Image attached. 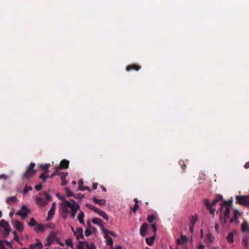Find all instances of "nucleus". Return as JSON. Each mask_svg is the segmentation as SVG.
<instances>
[{
  "instance_id": "nucleus-59",
  "label": "nucleus",
  "mask_w": 249,
  "mask_h": 249,
  "mask_svg": "<svg viewBox=\"0 0 249 249\" xmlns=\"http://www.w3.org/2000/svg\"><path fill=\"white\" fill-rule=\"evenodd\" d=\"M215 230L216 232H218V226L217 223H215L214 225Z\"/></svg>"
},
{
  "instance_id": "nucleus-63",
  "label": "nucleus",
  "mask_w": 249,
  "mask_h": 249,
  "mask_svg": "<svg viewBox=\"0 0 249 249\" xmlns=\"http://www.w3.org/2000/svg\"><path fill=\"white\" fill-rule=\"evenodd\" d=\"M97 183H94L93 184V189H96L97 188Z\"/></svg>"
},
{
  "instance_id": "nucleus-13",
  "label": "nucleus",
  "mask_w": 249,
  "mask_h": 249,
  "mask_svg": "<svg viewBox=\"0 0 249 249\" xmlns=\"http://www.w3.org/2000/svg\"><path fill=\"white\" fill-rule=\"evenodd\" d=\"M83 230L82 228H78L76 231H74V234L76 236L77 239H83L84 236L83 234Z\"/></svg>"
},
{
  "instance_id": "nucleus-42",
  "label": "nucleus",
  "mask_w": 249,
  "mask_h": 249,
  "mask_svg": "<svg viewBox=\"0 0 249 249\" xmlns=\"http://www.w3.org/2000/svg\"><path fill=\"white\" fill-rule=\"evenodd\" d=\"M155 219V216L153 215H149L147 218V220L149 222H152Z\"/></svg>"
},
{
  "instance_id": "nucleus-31",
  "label": "nucleus",
  "mask_w": 249,
  "mask_h": 249,
  "mask_svg": "<svg viewBox=\"0 0 249 249\" xmlns=\"http://www.w3.org/2000/svg\"><path fill=\"white\" fill-rule=\"evenodd\" d=\"M39 167L42 169V170L44 171V173H47L48 172V168L49 167V165L48 164H40Z\"/></svg>"
},
{
  "instance_id": "nucleus-28",
  "label": "nucleus",
  "mask_w": 249,
  "mask_h": 249,
  "mask_svg": "<svg viewBox=\"0 0 249 249\" xmlns=\"http://www.w3.org/2000/svg\"><path fill=\"white\" fill-rule=\"evenodd\" d=\"M241 230L243 232H245L247 231H249V229H248V223L246 221H244L242 224H241Z\"/></svg>"
},
{
  "instance_id": "nucleus-34",
  "label": "nucleus",
  "mask_w": 249,
  "mask_h": 249,
  "mask_svg": "<svg viewBox=\"0 0 249 249\" xmlns=\"http://www.w3.org/2000/svg\"><path fill=\"white\" fill-rule=\"evenodd\" d=\"M65 190L67 196H73V193L71 191L69 187H66Z\"/></svg>"
},
{
  "instance_id": "nucleus-41",
  "label": "nucleus",
  "mask_w": 249,
  "mask_h": 249,
  "mask_svg": "<svg viewBox=\"0 0 249 249\" xmlns=\"http://www.w3.org/2000/svg\"><path fill=\"white\" fill-rule=\"evenodd\" d=\"M139 205L138 204H135L134 206L132 207H131L130 208L131 210H132L133 213H136V212L137 211V210L139 209Z\"/></svg>"
},
{
  "instance_id": "nucleus-3",
  "label": "nucleus",
  "mask_w": 249,
  "mask_h": 249,
  "mask_svg": "<svg viewBox=\"0 0 249 249\" xmlns=\"http://www.w3.org/2000/svg\"><path fill=\"white\" fill-rule=\"evenodd\" d=\"M35 166V163L31 162L27 168L26 171L23 175V178L26 179H29L32 177L36 173V171L34 169Z\"/></svg>"
},
{
  "instance_id": "nucleus-14",
  "label": "nucleus",
  "mask_w": 249,
  "mask_h": 249,
  "mask_svg": "<svg viewBox=\"0 0 249 249\" xmlns=\"http://www.w3.org/2000/svg\"><path fill=\"white\" fill-rule=\"evenodd\" d=\"M69 161L67 160H63L61 161L60 165L57 167V168L61 169H67L69 167Z\"/></svg>"
},
{
  "instance_id": "nucleus-56",
  "label": "nucleus",
  "mask_w": 249,
  "mask_h": 249,
  "mask_svg": "<svg viewBox=\"0 0 249 249\" xmlns=\"http://www.w3.org/2000/svg\"><path fill=\"white\" fill-rule=\"evenodd\" d=\"M61 180H62V183H61L62 185H65L67 184V181L66 180V178L61 179Z\"/></svg>"
},
{
  "instance_id": "nucleus-48",
  "label": "nucleus",
  "mask_w": 249,
  "mask_h": 249,
  "mask_svg": "<svg viewBox=\"0 0 249 249\" xmlns=\"http://www.w3.org/2000/svg\"><path fill=\"white\" fill-rule=\"evenodd\" d=\"M13 234L14 235V240L17 242H18L19 237L18 236L17 232L16 231H13Z\"/></svg>"
},
{
  "instance_id": "nucleus-25",
  "label": "nucleus",
  "mask_w": 249,
  "mask_h": 249,
  "mask_svg": "<svg viewBox=\"0 0 249 249\" xmlns=\"http://www.w3.org/2000/svg\"><path fill=\"white\" fill-rule=\"evenodd\" d=\"M80 213H79L77 218L79 222L81 224H83L84 223V218L85 216L84 213L82 211H80Z\"/></svg>"
},
{
  "instance_id": "nucleus-23",
  "label": "nucleus",
  "mask_w": 249,
  "mask_h": 249,
  "mask_svg": "<svg viewBox=\"0 0 249 249\" xmlns=\"http://www.w3.org/2000/svg\"><path fill=\"white\" fill-rule=\"evenodd\" d=\"M104 237L107 240V244L110 246V248H111V247H113L112 245L113 241L112 238L107 234H105Z\"/></svg>"
},
{
  "instance_id": "nucleus-50",
  "label": "nucleus",
  "mask_w": 249,
  "mask_h": 249,
  "mask_svg": "<svg viewBox=\"0 0 249 249\" xmlns=\"http://www.w3.org/2000/svg\"><path fill=\"white\" fill-rule=\"evenodd\" d=\"M223 199V196H222V195H218L216 196V198H215V199L217 201V202H219L221 200H222Z\"/></svg>"
},
{
  "instance_id": "nucleus-8",
  "label": "nucleus",
  "mask_w": 249,
  "mask_h": 249,
  "mask_svg": "<svg viewBox=\"0 0 249 249\" xmlns=\"http://www.w3.org/2000/svg\"><path fill=\"white\" fill-rule=\"evenodd\" d=\"M55 208L56 203L55 202H53L52 204V207L48 213V216L47 217V220H50L53 216L55 212Z\"/></svg>"
},
{
  "instance_id": "nucleus-12",
  "label": "nucleus",
  "mask_w": 249,
  "mask_h": 249,
  "mask_svg": "<svg viewBox=\"0 0 249 249\" xmlns=\"http://www.w3.org/2000/svg\"><path fill=\"white\" fill-rule=\"evenodd\" d=\"M148 227V225L146 223H143L141 225L140 229V233L142 236L144 237L146 235V232L147 231Z\"/></svg>"
},
{
  "instance_id": "nucleus-53",
  "label": "nucleus",
  "mask_w": 249,
  "mask_h": 249,
  "mask_svg": "<svg viewBox=\"0 0 249 249\" xmlns=\"http://www.w3.org/2000/svg\"><path fill=\"white\" fill-rule=\"evenodd\" d=\"M152 228L153 232L155 233L157 231V228H156V224L154 223V224H152Z\"/></svg>"
},
{
  "instance_id": "nucleus-2",
  "label": "nucleus",
  "mask_w": 249,
  "mask_h": 249,
  "mask_svg": "<svg viewBox=\"0 0 249 249\" xmlns=\"http://www.w3.org/2000/svg\"><path fill=\"white\" fill-rule=\"evenodd\" d=\"M219 210V217L222 224H225L229 219L231 207L232 205V200H224L221 203Z\"/></svg>"
},
{
  "instance_id": "nucleus-62",
  "label": "nucleus",
  "mask_w": 249,
  "mask_h": 249,
  "mask_svg": "<svg viewBox=\"0 0 249 249\" xmlns=\"http://www.w3.org/2000/svg\"><path fill=\"white\" fill-rule=\"evenodd\" d=\"M110 249H122V248L121 246H118L116 249H114L113 248V247H111V248H110Z\"/></svg>"
},
{
  "instance_id": "nucleus-51",
  "label": "nucleus",
  "mask_w": 249,
  "mask_h": 249,
  "mask_svg": "<svg viewBox=\"0 0 249 249\" xmlns=\"http://www.w3.org/2000/svg\"><path fill=\"white\" fill-rule=\"evenodd\" d=\"M0 249H5L4 245V241L0 240Z\"/></svg>"
},
{
  "instance_id": "nucleus-52",
  "label": "nucleus",
  "mask_w": 249,
  "mask_h": 249,
  "mask_svg": "<svg viewBox=\"0 0 249 249\" xmlns=\"http://www.w3.org/2000/svg\"><path fill=\"white\" fill-rule=\"evenodd\" d=\"M7 178H8V177L4 174H1L0 175V179H3V180H6Z\"/></svg>"
},
{
  "instance_id": "nucleus-32",
  "label": "nucleus",
  "mask_w": 249,
  "mask_h": 249,
  "mask_svg": "<svg viewBox=\"0 0 249 249\" xmlns=\"http://www.w3.org/2000/svg\"><path fill=\"white\" fill-rule=\"evenodd\" d=\"M56 196H57V197L60 199V200H62L63 201V202L62 203H64L66 201H71V202H72L71 200L70 201L69 200H67L66 199V198L64 196H61L59 193H56Z\"/></svg>"
},
{
  "instance_id": "nucleus-33",
  "label": "nucleus",
  "mask_w": 249,
  "mask_h": 249,
  "mask_svg": "<svg viewBox=\"0 0 249 249\" xmlns=\"http://www.w3.org/2000/svg\"><path fill=\"white\" fill-rule=\"evenodd\" d=\"M42 195L44 196V199L48 201L49 202L51 199V196L47 192H43L42 193Z\"/></svg>"
},
{
  "instance_id": "nucleus-6",
  "label": "nucleus",
  "mask_w": 249,
  "mask_h": 249,
  "mask_svg": "<svg viewBox=\"0 0 249 249\" xmlns=\"http://www.w3.org/2000/svg\"><path fill=\"white\" fill-rule=\"evenodd\" d=\"M236 199L238 204L249 206V196H237Z\"/></svg>"
},
{
  "instance_id": "nucleus-22",
  "label": "nucleus",
  "mask_w": 249,
  "mask_h": 249,
  "mask_svg": "<svg viewBox=\"0 0 249 249\" xmlns=\"http://www.w3.org/2000/svg\"><path fill=\"white\" fill-rule=\"evenodd\" d=\"M89 227L85 230V235L86 236H89L91 234V230H93L94 228L92 227L90 223H88Z\"/></svg>"
},
{
  "instance_id": "nucleus-10",
  "label": "nucleus",
  "mask_w": 249,
  "mask_h": 249,
  "mask_svg": "<svg viewBox=\"0 0 249 249\" xmlns=\"http://www.w3.org/2000/svg\"><path fill=\"white\" fill-rule=\"evenodd\" d=\"M204 204L206 208L209 211L210 213L213 214L215 211V209L213 208V207H212V205H210V202L209 199H206L204 200Z\"/></svg>"
},
{
  "instance_id": "nucleus-55",
  "label": "nucleus",
  "mask_w": 249,
  "mask_h": 249,
  "mask_svg": "<svg viewBox=\"0 0 249 249\" xmlns=\"http://www.w3.org/2000/svg\"><path fill=\"white\" fill-rule=\"evenodd\" d=\"M61 169L60 168H57V167H56L55 169V171H54V173H56V175H60V173H61V172H60L59 171V170Z\"/></svg>"
},
{
  "instance_id": "nucleus-36",
  "label": "nucleus",
  "mask_w": 249,
  "mask_h": 249,
  "mask_svg": "<svg viewBox=\"0 0 249 249\" xmlns=\"http://www.w3.org/2000/svg\"><path fill=\"white\" fill-rule=\"evenodd\" d=\"M37 224H38L37 222L34 218H31L30 221L29 223H28L29 225L31 227L36 226V225H37Z\"/></svg>"
},
{
  "instance_id": "nucleus-4",
  "label": "nucleus",
  "mask_w": 249,
  "mask_h": 249,
  "mask_svg": "<svg viewBox=\"0 0 249 249\" xmlns=\"http://www.w3.org/2000/svg\"><path fill=\"white\" fill-rule=\"evenodd\" d=\"M31 213L30 210L25 205H23L21 209L16 213L17 215H20L22 219H24L27 217Z\"/></svg>"
},
{
  "instance_id": "nucleus-64",
  "label": "nucleus",
  "mask_w": 249,
  "mask_h": 249,
  "mask_svg": "<svg viewBox=\"0 0 249 249\" xmlns=\"http://www.w3.org/2000/svg\"><path fill=\"white\" fill-rule=\"evenodd\" d=\"M83 184V181L82 180H80L79 181V185H82Z\"/></svg>"
},
{
  "instance_id": "nucleus-9",
  "label": "nucleus",
  "mask_w": 249,
  "mask_h": 249,
  "mask_svg": "<svg viewBox=\"0 0 249 249\" xmlns=\"http://www.w3.org/2000/svg\"><path fill=\"white\" fill-rule=\"evenodd\" d=\"M240 215V213L238 210H234L233 215V217L230 219V223L235 222L236 223H238L239 221L237 219Z\"/></svg>"
},
{
  "instance_id": "nucleus-54",
  "label": "nucleus",
  "mask_w": 249,
  "mask_h": 249,
  "mask_svg": "<svg viewBox=\"0 0 249 249\" xmlns=\"http://www.w3.org/2000/svg\"><path fill=\"white\" fill-rule=\"evenodd\" d=\"M88 190L89 192L91 191V189L88 186H85L84 188L80 189V191Z\"/></svg>"
},
{
  "instance_id": "nucleus-19",
  "label": "nucleus",
  "mask_w": 249,
  "mask_h": 249,
  "mask_svg": "<svg viewBox=\"0 0 249 249\" xmlns=\"http://www.w3.org/2000/svg\"><path fill=\"white\" fill-rule=\"evenodd\" d=\"M36 202L38 205L42 206L46 205L48 203V201L45 200L43 197L36 198Z\"/></svg>"
},
{
  "instance_id": "nucleus-1",
  "label": "nucleus",
  "mask_w": 249,
  "mask_h": 249,
  "mask_svg": "<svg viewBox=\"0 0 249 249\" xmlns=\"http://www.w3.org/2000/svg\"><path fill=\"white\" fill-rule=\"evenodd\" d=\"M71 201H66L64 203H61L60 204V211L63 219H66L69 213H70V217L73 219L78 210L80 207L79 204L74 200L71 199Z\"/></svg>"
},
{
  "instance_id": "nucleus-44",
  "label": "nucleus",
  "mask_w": 249,
  "mask_h": 249,
  "mask_svg": "<svg viewBox=\"0 0 249 249\" xmlns=\"http://www.w3.org/2000/svg\"><path fill=\"white\" fill-rule=\"evenodd\" d=\"M67 175H68V173H67L63 172H61V173H60V175H59V176H60L61 179H65V178H66L67 177Z\"/></svg>"
},
{
  "instance_id": "nucleus-16",
  "label": "nucleus",
  "mask_w": 249,
  "mask_h": 249,
  "mask_svg": "<svg viewBox=\"0 0 249 249\" xmlns=\"http://www.w3.org/2000/svg\"><path fill=\"white\" fill-rule=\"evenodd\" d=\"M55 237V234L52 232H51L47 238V243L46 244V246H49L51 243L53 241Z\"/></svg>"
},
{
  "instance_id": "nucleus-5",
  "label": "nucleus",
  "mask_w": 249,
  "mask_h": 249,
  "mask_svg": "<svg viewBox=\"0 0 249 249\" xmlns=\"http://www.w3.org/2000/svg\"><path fill=\"white\" fill-rule=\"evenodd\" d=\"M0 226L4 229L2 233L3 236L4 237L8 236L11 231V228L9 223L3 220L0 221Z\"/></svg>"
},
{
  "instance_id": "nucleus-18",
  "label": "nucleus",
  "mask_w": 249,
  "mask_h": 249,
  "mask_svg": "<svg viewBox=\"0 0 249 249\" xmlns=\"http://www.w3.org/2000/svg\"><path fill=\"white\" fill-rule=\"evenodd\" d=\"M188 239L185 235L181 234L180 238L177 240V243L178 244H182L188 242Z\"/></svg>"
},
{
  "instance_id": "nucleus-49",
  "label": "nucleus",
  "mask_w": 249,
  "mask_h": 249,
  "mask_svg": "<svg viewBox=\"0 0 249 249\" xmlns=\"http://www.w3.org/2000/svg\"><path fill=\"white\" fill-rule=\"evenodd\" d=\"M42 188V185L41 183L36 185L35 189L37 191H40Z\"/></svg>"
},
{
  "instance_id": "nucleus-15",
  "label": "nucleus",
  "mask_w": 249,
  "mask_h": 249,
  "mask_svg": "<svg viewBox=\"0 0 249 249\" xmlns=\"http://www.w3.org/2000/svg\"><path fill=\"white\" fill-rule=\"evenodd\" d=\"M92 221L93 224L98 225L103 232V229H105L104 228L103 222V221L99 218H95L92 219Z\"/></svg>"
},
{
  "instance_id": "nucleus-11",
  "label": "nucleus",
  "mask_w": 249,
  "mask_h": 249,
  "mask_svg": "<svg viewBox=\"0 0 249 249\" xmlns=\"http://www.w3.org/2000/svg\"><path fill=\"white\" fill-rule=\"evenodd\" d=\"M141 67L140 66H139V65L136 64H132L128 65L126 67V71H132V70L138 71L139 70H140L141 69Z\"/></svg>"
},
{
  "instance_id": "nucleus-47",
  "label": "nucleus",
  "mask_w": 249,
  "mask_h": 249,
  "mask_svg": "<svg viewBox=\"0 0 249 249\" xmlns=\"http://www.w3.org/2000/svg\"><path fill=\"white\" fill-rule=\"evenodd\" d=\"M87 249H96L95 246L93 244H90V245H87Z\"/></svg>"
},
{
  "instance_id": "nucleus-61",
  "label": "nucleus",
  "mask_w": 249,
  "mask_h": 249,
  "mask_svg": "<svg viewBox=\"0 0 249 249\" xmlns=\"http://www.w3.org/2000/svg\"><path fill=\"white\" fill-rule=\"evenodd\" d=\"M204 248L205 246L202 244H200L199 245L198 249H204Z\"/></svg>"
},
{
  "instance_id": "nucleus-46",
  "label": "nucleus",
  "mask_w": 249,
  "mask_h": 249,
  "mask_svg": "<svg viewBox=\"0 0 249 249\" xmlns=\"http://www.w3.org/2000/svg\"><path fill=\"white\" fill-rule=\"evenodd\" d=\"M179 163L180 165L181 166V168H182L183 171H184L185 170V168H186V166L185 163H184V161H180L179 162Z\"/></svg>"
},
{
  "instance_id": "nucleus-7",
  "label": "nucleus",
  "mask_w": 249,
  "mask_h": 249,
  "mask_svg": "<svg viewBox=\"0 0 249 249\" xmlns=\"http://www.w3.org/2000/svg\"><path fill=\"white\" fill-rule=\"evenodd\" d=\"M189 231L191 233H193L194 231V227L196 222L197 221V216L196 214L195 215H191L189 216Z\"/></svg>"
},
{
  "instance_id": "nucleus-45",
  "label": "nucleus",
  "mask_w": 249,
  "mask_h": 249,
  "mask_svg": "<svg viewBox=\"0 0 249 249\" xmlns=\"http://www.w3.org/2000/svg\"><path fill=\"white\" fill-rule=\"evenodd\" d=\"M65 242H66V244L67 246H70V247H72L73 244H72L71 239H67L66 240Z\"/></svg>"
},
{
  "instance_id": "nucleus-29",
  "label": "nucleus",
  "mask_w": 249,
  "mask_h": 249,
  "mask_svg": "<svg viewBox=\"0 0 249 249\" xmlns=\"http://www.w3.org/2000/svg\"><path fill=\"white\" fill-rule=\"evenodd\" d=\"M155 239V236L147 237L146 238V243L149 246L153 245Z\"/></svg>"
},
{
  "instance_id": "nucleus-40",
  "label": "nucleus",
  "mask_w": 249,
  "mask_h": 249,
  "mask_svg": "<svg viewBox=\"0 0 249 249\" xmlns=\"http://www.w3.org/2000/svg\"><path fill=\"white\" fill-rule=\"evenodd\" d=\"M33 246L35 248L38 247V249H41L43 247V245L41 242H38L36 243L35 244L33 245Z\"/></svg>"
},
{
  "instance_id": "nucleus-38",
  "label": "nucleus",
  "mask_w": 249,
  "mask_h": 249,
  "mask_svg": "<svg viewBox=\"0 0 249 249\" xmlns=\"http://www.w3.org/2000/svg\"><path fill=\"white\" fill-rule=\"evenodd\" d=\"M87 242H79V243L78 246V249H85V246L87 245Z\"/></svg>"
},
{
  "instance_id": "nucleus-35",
  "label": "nucleus",
  "mask_w": 249,
  "mask_h": 249,
  "mask_svg": "<svg viewBox=\"0 0 249 249\" xmlns=\"http://www.w3.org/2000/svg\"><path fill=\"white\" fill-rule=\"evenodd\" d=\"M103 232L104 233H105V234H107L108 233V234H110L111 235H112V236H113L114 237L117 236V234L115 233H114V232L110 231L106 229H103Z\"/></svg>"
},
{
  "instance_id": "nucleus-27",
  "label": "nucleus",
  "mask_w": 249,
  "mask_h": 249,
  "mask_svg": "<svg viewBox=\"0 0 249 249\" xmlns=\"http://www.w3.org/2000/svg\"><path fill=\"white\" fill-rule=\"evenodd\" d=\"M233 233L232 232H230L228 236H227V241L230 243H232L233 242Z\"/></svg>"
},
{
  "instance_id": "nucleus-43",
  "label": "nucleus",
  "mask_w": 249,
  "mask_h": 249,
  "mask_svg": "<svg viewBox=\"0 0 249 249\" xmlns=\"http://www.w3.org/2000/svg\"><path fill=\"white\" fill-rule=\"evenodd\" d=\"M32 187L26 185L23 191V194H26L29 191L32 190Z\"/></svg>"
},
{
  "instance_id": "nucleus-37",
  "label": "nucleus",
  "mask_w": 249,
  "mask_h": 249,
  "mask_svg": "<svg viewBox=\"0 0 249 249\" xmlns=\"http://www.w3.org/2000/svg\"><path fill=\"white\" fill-rule=\"evenodd\" d=\"M86 206L90 210L94 211V212H96V211H97L98 209L97 208L95 207V206L92 205H90V204H87L86 205Z\"/></svg>"
},
{
  "instance_id": "nucleus-21",
  "label": "nucleus",
  "mask_w": 249,
  "mask_h": 249,
  "mask_svg": "<svg viewBox=\"0 0 249 249\" xmlns=\"http://www.w3.org/2000/svg\"><path fill=\"white\" fill-rule=\"evenodd\" d=\"M96 213H97L100 216L103 217V218L105 220H108V217L104 211L98 209Z\"/></svg>"
},
{
  "instance_id": "nucleus-39",
  "label": "nucleus",
  "mask_w": 249,
  "mask_h": 249,
  "mask_svg": "<svg viewBox=\"0 0 249 249\" xmlns=\"http://www.w3.org/2000/svg\"><path fill=\"white\" fill-rule=\"evenodd\" d=\"M48 178H49V176L46 175V173H42L39 177V178L42 180L43 182H45Z\"/></svg>"
},
{
  "instance_id": "nucleus-30",
  "label": "nucleus",
  "mask_w": 249,
  "mask_h": 249,
  "mask_svg": "<svg viewBox=\"0 0 249 249\" xmlns=\"http://www.w3.org/2000/svg\"><path fill=\"white\" fill-rule=\"evenodd\" d=\"M242 244L245 248H247L248 245V237L245 235L242 238Z\"/></svg>"
},
{
  "instance_id": "nucleus-60",
  "label": "nucleus",
  "mask_w": 249,
  "mask_h": 249,
  "mask_svg": "<svg viewBox=\"0 0 249 249\" xmlns=\"http://www.w3.org/2000/svg\"><path fill=\"white\" fill-rule=\"evenodd\" d=\"M244 167L246 169H248L249 168V161H248L245 163V164L244 165Z\"/></svg>"
},
{
  "instance_id": "nucleus-20",
  "label": "nucleus",
  "mask_w": 249,
  "mask_h": 249,
  "mask_svg": "<svg viewBox=\"0 0 249 249\" xmlns=\"http://www.w3.org/2000/svg\"><path fill=\"white\" fill-rule=\"evenodd\" d=\"M17 201V198L16 196H12L7 197L6 200V203L9 205L12 203H15Z\"/></svg>"
},
{
  "instance_id": "nucleus-26",
  "label": "nucleus",
  "mask_w": 249,
  "mask_h": 249,
  "mask_svg": "<svg viewBox=\"0 0 249 249\" xmlns=\"http://www.w3.org/2000/svg\"><path fill=\"white\" fill-rule=\"evenodd\" d=\"M36 227L35 229V231L36 232H41L45 230V228L42 224H37V225H36Z\"/></svg>"
},
{
  "instance_id": "nucleus-17",
  "label": "nucleus",
  "mask_w": 249,
  "mask_h": 249,
  "mask_svg": "<svg viewBox=\"0 0 249 249\" xmlns=\"http://www.w3.org/2000/svg\"><path fill=\"white\" fill-rule=\"evenodd\" d=\"M14 226L15 228L18 230L19 231H22L23 230V224L17 220L15 221L14 222Z\"/></svg>"
},
{
  "instance_id": "nucleus-57",
  "label": "nucleus",
  "mask_w": 249,
  "mask_h": 249,
  "mask_svg": "<svg viewBox=\"0 0 249 249\" xmlns=\"http://www.w3.org/2000/svg\"><path fill=\"white\" fill-rule=\"evenodd\" d=\"M4 243H5L6 245L10 248H12V245L11 242H8L7 241H3Z\"/></svg>"
},
{
  "instance_id": "nucleus-58",
  "label": "nucleus",
  "mask_w": 249,
  "mask_h": 249,
  "mask_svg": "<svg viewBox=\"0 0 249 249\" xmlns=\"http://www.w3.org/2000/svg\"><path fill=\"white\" fill-rule=\"evenodd\" d=\"M218 202L214 199L212 203H210V205H212V207L215 204H216Z\"/></svg>"
},
{
  "instance_id": "nucleus-24",
  "label": "nucleus",
  "mask_w": 249,
  "mask_h": 249,
  "mask_svg": "<svg viewBox=\"0 0 249 249\" xmlns=\"http://www.w3.org/2000/svg\"><path fill=\"white\" fill-rule=\"evenodd\" d=\"M93 201L96 203L100 204V205H106V200L105 199H98L96 197L93 198Z\"/></svg>"
}]
</instances>
